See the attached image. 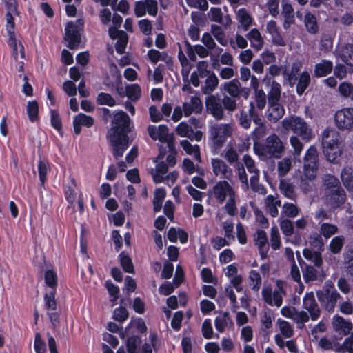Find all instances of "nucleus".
<instances>
[{"mask_svg": "<svg viewBox=\"0 0 353 353\" xmlns=\"http://www.w3.org/2000/svg\"><path fill=\"white\" fill-rule=\"evenodd\" d=\"M129 115L123 110H119L113 112L107 139L112 147V155L116 159L122 157L131 144L128 136L131 131Z\"/></svg>", "mask_w": 353, "mask_h": 353, "instance_id": "nucleus-1", "label": "nucleus"}, {"mask_svg": "<svg viewBox=\"0 0 353 353\" xmlns=\"http://www.w3.org/2000/svg\"><path fill=\"white\" fill-rule=\"evenodd\" d=\"M316 294L322 307L329 312H334L337 301L341 297L334 283L327 281L322 290H317Z\"/></svg>", "mask_w": 353, "mask_h": 353, "instance_id": "nucleus-2", "label": "nucleus"}, {"mask_svg": "<svg viewBox=\"0 0 353 353\" xmlns=\"http://www.w3.org/2000/svg\"><path fill=\"white\" fill-rule=\"evenodd\" d=\"M84 21L79 19L75 21H68L65 28L64 40L70 50L78 49L81 41V32L83 31Z\"/></svg>", "mask_w": 353, "mask_h": 353, "instance_id": "nucleus-3", "label": "nucleus"}, {"mask_svg": "<svg viewBox=\"0 0 353 353\" xmlns=\"http://www.w3.org/2000/svg\"><path fill=\"white\" fill-rule=\"evenodd\" d=\"M282 127L285 130H292L307 142L311 139V129L308 128L306 122L301 117L285 118L282 121Z\"/></svg>", "mask_w": 353, "mask_h": 353, "instance_id": "nucleus-4", "label": "nucleus"}, {"mask_svg": "<svg viewBox=\"0 0 353 353\" xmlns=\"http://www.w3.org/2000/svg\"><path fill=\"white\" fill-rule=\"evenodd\" d=\"M322 145L327 160L331 163H336L341 154L337 137H334V134L331 137L330 132L325 130L323 133Z\"/></svg>", "mask_w": 353, "mask_h": 353, "instance_id": "nucleus-5", "label": "nucleus"}, {"mask_svg": "<svg viewBox=\"0 0 353 353\" xmlns=\"http://www.w3.org/2000/svg\"><path fill=\"white\" fill-rule=\"evenodd\" d=\"M319 169V154L315 146L311 145L304 156L303 174L309 180L316 178Z\"/></svg>", "mask_w": 353, "mask_h": 353, "instance_id": "nucleus-6", "label": "nucleus"}, {"mask_svg": "<svg viewBox=\"0 0 353 353\" xmlns=\"http://www.w3.org/2000/svg\"><path fill=\"white\" fill-rule=\"evenodd\" d=\"M212 148L220 150L228 137L232 134L231 127L229 124H216L210 129Z\"/></svg>", "mask_w": 353, "mask_h": 353, "instance_id": "nucleus-7", "label": "nucleus"}, {"mask_svg": "<svg viewBox=\"0 0 353 353\" xmlns=\"http://www.w3.org/2000/svg\"><path fill=\"white\" fill-rule=\"evenodd\" d=\"M336 126L341 130H353V108H344L334 114Z\"/></svg>", "mask_w": 353, "mask_h": 353, "instance_id": "nucleus-8", "label": "nucleus"}, {"mask_svg": "<svg viewBox=\"0 0 353 353\" xmlns=\"http://www.w3.org/2000/svg\"><path fill=\"white\" fill-rule=\"evenodd\" d=\"M206 112L215 119L220 121L224 117V111L221 101L218 94L208 96L205 101Z\"/></svg>", "mask_w": 353, "mask_h": 353, "instance_id": "nucleus-9", "label": "nucleus"}, {"mask_svg": "<svg viewBox=\"0 0 353 353\" xmlns=\"http://www.w3.org/2000/svg\"><path fill=\"white\" fill-rule=\"evenodd\" d=\"M262 150H266L269 157L280 158L283 152L284 147L279 137L274 133L270 134L266 138L264 146H261Z\"/></svg>", "mask_w": 353, "mask_h": 353, "instance_id": "nucleus-10", "label": "nucleus"}, {"mask_svg": "<svg viewBox=\"0 0 353 353\" xmlns=\"http://www.w3.org/2000/svg\"><path fill=\"white\" fill-rule=\"evenodd\" d=\"M213 194L219 203H223L228 195L230 197L231 195L235 194L232 186L225 180L218 181L213 186Z\"/></svg>", "mask_w": 353, "mask_h": 353, "instance_id": "nucleus-11", "label": "nucleus"}, {"mask_svg": "<svg viewBox=\"0 0 353 353\" xmlns=\"http://www.w3.org/2000/svg\"><path fill=\"white\" fill-rule=\"evenodd\" d=\"M303 307L308 311L312 321H316L321 314V311L316 303L312 292H307L303 299Z\"/></svg>", "mask_w": 353, "mask_h": 353, "instance_id": "nucleus-12", "label": "nucleus"}, {"mask_svg": "<svg viewBox=\"0 0 353 353\" xmlns=\"http://www.w3.org/2000/svg\"><path fill=\"white\" fill-rule=\"evenodd\" d=\"M148 132L150 138L154 140H159L161 143H165L168 139H170L172 135L168 133V128L165 124H161L157 128L154 125H149L147 128Z\"/></svg>", "mask_w": 353, "mask_h": 353, "instance_id": "nucleus-13", "label": "nucleus"}, {"mask_svg": "<svg viewBox=\"0 0 353 353\" xmlns=\"http://www.w3.org/2000/svg\"><path fill=\"white\" fill-rule=\"evenodd\" d=\"M212 171L215 176L221 175L222 178L230 179L232 173V170L221 159H212L211 161Z\"/></svg>", "mask_w": 353, "mask_h": 353, "instance_id": "nucleus-14", "label": "nucleus"}, {"mask_svg": "<svg viewBox=\"0 0 353 353\" xmlns=\"http://www.w3.org/2000/svg\"><path fill=\"white\" fill-rule=\"evenodd\" d=\"M263 301L269 305H273V301L276 307L281 306L283 303V298L279 292L276 290L272 292L271 287H266L261 292Z\"/></svg>", "mask_w": 353, "mask_h": 353, "instance_id": "nucleus-15", "label": "nucleus"}, {"mask_svg": "<svg viewBox=\"0 0 353 353\" xmlns=\"http://www.w3.org/2000/svg\"><path fill=\"white\" fill-rule=\"evenodd\" d=\"M267 118L272 123L277 122L285 114L283 106L279 103L268 104Z\"/></svg>", "mask_w": 353, "mask_h": 353, "instance_id": "nucleus-16", "label": "nucleus"}, {"mask_svg": "<svg viewBox=\"0 0 353 353\" xmlns=\"http://www.w3.org/2000/svg\"><path fill=\"white\" fill-rule=\"evenodd\" d=\"M332 70V61L323 59L314 65V76L316 78L324 77L330 74Z\"/></svg>", "mask_w": 353, "mask_h": 353, "instance_id": "nucleus-17", "label": "nucleus"}, {"mask_svg": "<svg viewBox=\"0 0 353 353\" xmlns=\"http://www.w3.org/2000/svg\"><path fill=\"white\" fill-rule=\"evenodd\" d=\"M338 57L347 65L353 66V44L346 43L337 52Z\"/></svg>", "mask_w": 353, "mask_h": 353, "instance_id": "nucleus-18", "label": "nucleus"}, {"mask_svg": "<svg viewBox=\"0 0 353 353\" xmlns=\"http://www.w3.org/2000/svg\"><path fill=\"white\" fill-rule=\"evenodd\" d=\"M222 88L227 92L230 97L237 99L240 97V94L243 91L241 83L236 79L225 82L222 85Z\"/></svg>", "mask_w": 353, "mask_h": 353, "instance_id": "nucleus-19", "label": "nucleus"}, {"mask_svg": "<svg viewBox=\"0 0 353 353\" xmlns=\"http://www.w3.org/2000/svg\"><path fill=\"white\" fill-rule=\"evenodd\" d=\"M77 183L74 178H70V183L63 185V190L65 200L70 206H72L77 199V193L75 189L77 188Z\"/></svg>", "mask_w": 353, "mask_h": 353, "instance_id": "nucleus-20", "label": "nucleus"}, {"mask_svg": "<svg viewBox=\"0 0 353 353\" xmlns=\"http://www.w3.org/2000/svg\"><path fill=\"white\" fill-rule=\"evenodd\" d=\"M332 205L338 208L343 205L346 201V193L341 186L336 189L331 190L329 192Z\"/></svg>", "mask_w": 353, "mask_h": 353, "instance_id": "nucleus-21", "label": "nucleus"}, {"mask_svg": "<svg viewBox=\"0 0 353 353\" xmlns=\"http://www.w3.org/2000/svg\"><path fill=\"white\" fill-rule=\"evenodd\" d=\"M304 24L307 31L311 34H316L319 31V26L315 14L307 12L304 17Z\"/></svg>", "mask_w": 353, "mask_h": 353, "instance_id": "nucleus-22", "label": "nucleus"}, {"mask_svg": "<svg viewBox=\"0 0 353 353\" xmlns=\"http://www.w3.org/2000/svg\"><path fill=\"white\" fill-rule=\"evenodd\" d=\"M311 82V77L307 71H303L297 79L296 91L299 96H302L309 87Z\"/></svg>", "mask_w": 353, "mask_h": 353, "instance_id": "nucleus-23", "label": "nucleus"}, {"mask_svg": "<svg viewBox=\"0 0 353 353\" xmlns=\"http://www.w3.org/2000/svg\"><path fill=\"white\" fill-rule=\"evenodd\" d=\"M219 79L216 74L212 72L205 81L204 85L201 86V91L204 94H212V92L217 88Z\"/></svg>", "mask_w": 353, "mask_h": 353, "instance_id": "nucleus-24", "label": "nucleus"}, {"mask_svg": "<svg viewBox=\"0 0 353 353\" xmlns=\"http://www.w3.org/2000/svg\"><path fill=\"white\" fill-rule=\"evenodd\" d=\"M247 38L250 41L251 46L253 48L256 50H259L262 48L264 42L258 29H252L247 34Z\"/></svg>", "mask_w": 353, "mask_h": 353, "instance_id": "nucleus-25", "label": "nucleus"}, {"mask_svg": "<svg viewBox=\"0 0 353 353\" xmlns=\"http://www.w3.org/2000/svg\"><path fill=\"white\" fill-rule=\"evenodd\" d=\"M281 86L276 81L272 82L270 90L268 93V104L279 103L281 99Z\"/></svg>", "mask_w": 353, "mask_h": 353, "instance_id": "nucleus-26", "label": "nucleus"}, {"mask_svg": "<svg viewBox=\"0 0 353 353\" xmlns=\"http://www.w3.org/2000/svg\"><path fill=\"white\" fill-rule=\"evenodd\" d=\"M57 291H47L43 295L44 307L47 311H56L57 301L55 299Z\"/></svg>", "mask_w": 353, "mask_h": 353, "instance_id": "nucleus-27", "label": "nucleus"}, {"mask_svg": "<svg viewBox=\"0 0 353 353\" xmlns=\"http://www.w3.org/2000/svg\"><path fill=\"white\" fill-rule=\"evenodd\" d=\"M166 196L165 188H159L154 190V199L152 201L153 210L154 212H159L162 208V203Z\"/></svg>", "mask_w": 353, "mask_h": 353, "instance_id": "nucleus-28", "label": "nucleus"}, {"mask_svg": "<svg viewBox=\"0 0 353 353\" xmlns=\"http://www.w3.org/2000/svg\"><path fill=\"white\" fill-rule=\"evenodd\" d=\"M304 257L312 263L317 268L321 267L323 264L322 255L320 252L313 251L308 248H305L303 250Z\"/></svg>", "mask_w": 353, "mask_h": 353, "instance_id": "nucleus-29", "label": "nucleus"}, {"mask_svg": "<svg viewBox=\"0 0 353 353\" xmlns=\"http://www.w3.org/2000/svg\"><path fill=\"white\" fill-rule=\"evenodd\" d=\"M44 281L46 285L50 288L48 291H57L58 277L57 272L54 270H47L45 272Z\"/></svg>", "mask_w": 353, "mask_h": 353, "instance_id": "nucleus-30", "label": "nucleus"}, {"mask_svg": "<svg viewBox=\"0 0 353 353\" xmlns=\"http://www.w3.org/2000/svg\"><path fill=\"white\" fill-rule=\"evenodd\" d=\"M26 112L30 122L34 123L39 120V103L36 100L28 101Z\"/></svg>", "mask_w": 353, "mask_h": 353, "instance_id": "nucleus-31", "label": "nucleus"}, {"mask_svg": "<svg viewBox=\"0 0 353 353\" xmlns=\"http://www.w3.org/2000/svg\"><path fill=\"white\" fill-rule=\"evenodd\" d=\"M119 261L120 263V265L123 269V270L125 272L127 273H134V265L132 261V259L130 257V256L126 254L125 252H121L119 254Z\"/></svg>", "mask_w": 353, "mask_h": 353, "instance_id": "nucleus-32", "label": "nucleus"}, {"mask_svg": "<svg viewBox=\"0 0 353 353\" xmlns=\"http://www.w3.org/2000/svg\"><path fill=\"white\" fill-rule=\"evenodd\" d=\"M50 170L49 162L46 159H40L38 162V172L40 181V185L43 187L46 181L47 175Z\"/></svg>", "mask_w": 353, "mask_h": 353, "instance_id": "nucleus-33", "label": "nucleus"}, {"mask_svg": "<svg viewBox=\"0 0 353 353\" xmlns=\"http://www.w3.org/2000/svg\"><path fill=\"white\" fill-rule=\"evenodd\" d=\"M341 180L347 190L353 191V169L352 167H345L341 174Z\"/></svg>", "mask_w": 353, "mask_h": 353, "instance_id": "nucleus-34", "label": "nucleus"}, {"mask_svg": "<svg viewBox=\"0 0 353 353\" xmlns=\"http://www.w3.org/2000/svg\"><path fill=\"white\" fill-rule=\"evenodd\" d=\"M125 96L132 101H137L141 96L140 85L137 83L126 85Z\"/></svg>", "mask_w": 353, "mask_h": 353, "instance_id": "nucleus-35", "label": "nucleus"}, {"mask_svg": "<svg viewBox=\"0 0 353 353\" xmlns=\"http://www.w3.org/2000/svg\"><path fill=\"white\" fill-rule=\"evenodd\" d=\"M301 70V65L299 63H293L290 72H287L286 70L283 72V76L285 79L289 82V85L292 87L295 85L297 81V74Z\"/></svg>", "mask_w": 353, "mask_h": 353, "instance_id": "nucleus-36", "label": "nucleus"}, {"mask_svg": "<svg viewBox=\"0 0 353 353\" xmlns=\"http://www.w3.org/2000/svg\"><path fill=\"white\" fill-rule=\"evenodd\" d=\"M338 91L342 97L346 99H350L353 101L352 83L347 81L341 82L338 87Z\"/></svg>", "mask_w": 353, "mask_h": 353, "instance_id": "nucleus-37", "label": "nucleus"}, {"mask_svg": "<svg viewBox=\"0 0 353 353\" xmlns=\"http://www.w3.org/2000/svg\"><path fill=\"white\" fill-rule=\"evenodd\" d=\"M239 21L241 23L243 30H248L252 23V18L245 8H240L237 12Z\"/></svg>", "mask_w": 353, "mask_h": 353, "instance_id": "nucleus-38", "label": "nucleus"}, {"mask_svg": "<svg viewBox=\"0 0 353 353\" xmlns=\"http://www.w3.org/2000/svg\"><path fill=\"white\" fill-rule=\"evenodd\" d=\"M142 343L140 336L133 335L126 340L125 345L128 353H139L138 346Z\"/></svg>", "mask_w": 353, "mask_h": 353, "instance_id": "nucleus-39", "label": "nucleus"}, {"mask_svg": "<svg viewBox=\"0 0 353 353\" xmlns=\"http://www.w3.org/2000/svg\"><path fill=\"white\" fill-rule=\"evenodd\" d=\"M344 243L345 238L343 236H334L330 243V251L334 254H339L343 249Z\"/></svg>", "mask_w": 353, "mask_h": 353, "instance_id": "nucleus-40", "label": "nucleus"}, {"mask_svg": "<svg viewBox=\"0 0 353 353\" xmlns=\"http://www.w3.org/2000/svg\"><path fill=\"white\" fill-rule=\"evenodd\" d=\"M96 103L97 105H108L109 107H113L117 105L112 96L106 92L99 93L96 99Z\"/></svg>", "mask_w": 353, "mask_h": 353, "instance_id": "nucleus-41", "label": "nucleus"}, {"mask_svg": "<svg viewBox=\"0 0 353 353\" xmlns=\"http://www.w3.org/2000/svg\"><path fill=\"white\" fill-rule=\"evenodd\" d=\"M335 325L337 327V330L343 332L344 335L349 334L353 328V324L351 321H346L344 318L339 316H336Z\"/></svg>", "mask_w": 353, "mask_h": 353, "instance_id": "nucleus-42", "label": "nucleus"}, {"mask_svg": "<svg viewBox=\"0 0 353 353\" xmlns=\"http://www.w3.org/2000/svg\"><path fill=\"white\" fill-rule=\"evenodd\" d=\"M211 32L216 39V41L223 46L228 45V40L222 28L216 24L211 25Z\"/></svg>", "mask_w": 353, "mask_h": 353, "instance_id": "nucleus-43", "label": "nucleus"}, {"mask_svg": "<svg viewBox=\"0 0 353 353\" xmlns=\"http://www.w3.org/2000/svg\"><path fill=\"white\" fill-rule=\"evenodd\" d=\"M50 123L59 133L62 132V121L58 110L50 109Z\"/></svg>", "mask_w": 353, "mask_h": 353, "instance_id": "nucleus-44", "label": "nucleus"}, {"mask_svg": "<svg viewBox=\"0 0 353 353\" xmlns=\"http://www.w3.org/2000/svg\"><path fill=\"white\" fill-rule=\"evenodd\" d=\"M250 188L254 192H259L260 194H265L266 193V189L263 185L259 183V173H256L250 177Z\"/></svg>", "mask_w": 353, "mask_h": 353, "instance_id": "nucleus-45", "label": "nucleus"}, {"mask_svg": "<svg viewBox=\"0 0 353 353\" xmlns=\"http://www.w3.org/2000/svg\"><path fill=\"white\" fill-rule=\"evenodd\" d=\"M105 287L108 291L110 296L112 297L110 301L114 305V303L117 301L119 297V288L114 285L111 280H107L105 283Z\"/></svg>", "mask_w": 353, "mask_h": 353, "instance_id": "nucleus-46", "label": "nucleus"}, {"mask_svg": "<svg viewBox=\"0 0 353 353\" xmlns=\"http://www.w3.org/2000/svg\"><path fill=\"white\" fill-rule=\"evenodd\" d=\"M323 184L326 189L329 190L336 189L338 187L341 186L339 180L332 174H327L323 179Z\"/></svg>", "mask_w": 353, "mask_h": 353, "instance_id": "nucleus-47", "label": "nucleus"}, {"mask_svg": "<svg viewBox=\"0 0 353 353\" xmlns=\"http://www.w3.org/2000/svg\"><path fill=\"white\" fill-rule=\"evenodd\" d=\"M181 145L188 154L200 157V148L198 145H192L188 140H183L181 141Z\"/></svg>", "mask_w": 353, "mask_h": 353, "instance_id": "nucleus-48", "label": "nucleus"}, {"mask_svg": "<svg viewBox=\"0 0 353 353\" xmlns=\"http://www.w3.org/2000/svg\"><path fill=\"white\" fill-rule=\"evenodd\" d=\"M236 98H233L230 96L225 95L221 100L223 110H225L228 112H233L236 110Z\"/></svg>", "mask_w": 353, "mask_h": 353, "instance_id": "nucleus-49", "label": "nucleus"}, {"mask_svg": "<svg viewBox=\"0 0 353 353\" xmlns=\"http://www.w3.org/2000/svg\"><path fill=\"white\" fill-rule=\"evenodd\" d=\"M129 317L127 309L123 306L116 308L113 312V319L120 323L124 322Z\"/></svg>", "mask_w": 353, "mask_h": 353, "instance_id": "nucleus-50", "label": "nucleus"}, {"mask_svg": "<svg viewBox=\"0 0 353 353\" xmlns=\"http://www.w3.org/2000/svg\"><path fill=\"white\" fill-rule=\"evenodd\" d=\"M81 125L86 128H90L94 125V119L92 117L86 115L83 113H79L74 117Z\"/></svg>", "mask_w": 353, "mask_h": 353, "instance_id": "nucleus-51", "label": "nucleus"}, {"mask_svg": "<svg viewBox=\"0 0 353 353\" xmlns=\"http://www.w3.org/2000/svg\"><path fill=\"white\" fill-rule=\"evenodd\" d=\"M338 228L335 225L324 223L321 225V234L325 238L328 239L337 232Z\"/></svg>", "mask_w": 353, "mask_h": 353, "instance_id": "nucleus-52", "label": "nucleus"}, {"mask_svg": "<svg viewBox=\"0 0 353 353\" xmlns=\"http://www.w3.org/2000/svg\"><path fill=\"white\" fill-rule=\"evenodd\" d=\"M317 270L312 265H307L303 271V279L306 283L314 281L317 279Z\"/></svg>", "mask_w": 353, "mask_h": 353, "instance_id": "nucleus-53", "label": "nucleus"}, {"mask_svg": "<svg viewBox=\"0 0 353 353\" xmlns=\"http://www.w3.org/2000/svg\"><path fill=\"white\" fill-rule=\"evenodd\" d=\"M249 278L253 283L252 290L256 292L259 291L262 282L260 274L256 270H252L250 272Z\"/></svg>", "mask_w": 353, "mask_h": 353, "instance_id": "nucleus-54", "label": "nucleus"}, {"mask_svg": "<svg viewBox=\"0 0 353 353\" xmlns=\"http://www.w3.org/2000/svg\"><path fill=\"white\" fill-rule=\"evenodd\" d=\"M280 228L283 234L286 236H291L294 233V225L290 219H284L280 223Z\"/></svg>", "mask_w": 353, "mask_h": 353, "instance_id": "nucleus-55", "label": "nucleus"}, {"mask_svg": "<svg viewBox=\"0 0 353 353\" xmlns=\"http://www.w3.org/2000/svg\"><path fill=\"white\" fill-rule=\"evenodd\" d=\"M203 336L206 339H210L213 336V329L210 319H206L202 323L201 327Z\"/></svg>", "mask_w": 353, "mask_h": 353, "instance_id": "nucleus-56", "label": "nucleus"}, {"mask_svg": "<svg viewBox=\"0 0 353 353\" xmlns=\"http://www.w3.org/2000/svg\"><path fill=\"white\" fill-rule=\"evenodd\" d=\"M309 320L310 316L305 311L296 312L294 321L299 329H303L305 327L304 323L308 322Z\"/></svg>", "mask_w": 353, "mask_h": 353, "instance_id": "nucleus-57", "label": "nucleus"}, {"mask_svg": "<svg viewBox=\"0 0 353 353\" xmlns=\"http://www.w3.org/2000/svg\"><path fill=\"white\" fill-rule=\"evenodd\" d=\"M183 319V311H177L174 314L171 321V327L175 331H179L181 327V323Z\"/></svg>", "mask_w": 353, "mask_h": 353, "instance_id": "nucleus-58", "label": "nucleus"}, {"mask_svg": "<svg viewBox=\"0 0 353 353\" xmlns=\"http://www.w3.org/2000/svg\"><path fill=\"white\" fill-rule=\"evenodd\" d=\"M225 209L228 215L234 216L236 214V206L235 202V194L231 195L225 205Z\"/></svg>", "mask_w": 353, "mask_h": 353, "instance_id": "nucleus-59", "label": "nucleus"}, {"mask_svg": "<svg viewBox=\"0 0 353 353\" xmlns=\"http://www.w3.org/2000/svg\"><path fill=\"white\" fill-rule=\"evenodd\" d=\"M34 348L36 353H46V343L41 339L39 333H37L35 335Z\"/></svg>", "mask_w": 353, "mask_h": 353, "instance_id": "nucleus-60", "label": "nucleus"}, {"mask_svg": "<svg viewBox=\"0 0 353 353\" xmlns=\"http://www.w3.org/2000/svg\"><path fill=\"white\" fill-rule=\"evenodd\" d=\"M291 168V161L288 159H284L278 163V172L279 176L287 174Z\"/></svg>", "mask_w": 353, "mask_h": 353, "instance_id": "nucleus-61", "label": "nucleus"}, {"mask_svg": "<svg viewBox=\"0 0 353 353\" xmlns=\"http://www.w3.org/2000/svg\"><path fill=\"white\" fill-rule=\"evenodd\" d=\"M280 330L285 338H290L294 334V330L291 324L286 321L282 320L280 322Z\"/></svg>", "mask_w": 353, "mask_h": 353, "instance_id": "nucleus-62", "label": "nucleus"}, {"mask_svg": "<svg viewBox=\"0 0 353 353\" xmlns=\"http://www.w3.org/2000/svg\"><path fill=\"white\" fill-rule=\"evenodd\" d=\"M176 134L182 137H190L189 132H193L192 128L185 122H181L176 127Z\"/></svg>", "mask_w": 353, "mask_h": 353, "instance_id": "nucleus-63", "label": "nucleus"}, {"mask_svg": "<svg viewBox=\"0 0 353 353\" xmlns=\"http://www.w3.org/2000/svg\"><path fill=\"white\" fill-rule=\"evenodd\" d=\"M283 212L290 218H294L299 214L298 208L293 203H285L283 205Z\"/></svg>", "mask_w": 353, "mask_h": 353, "instance_id": "nucleus-64", "label": "nucleus"}]
</instances>
